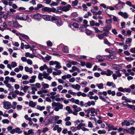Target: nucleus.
<instances>
[{"label": "nucleus", "mask_w": 135, "mask_h": 135, "mask_svg": "<svg viewBox=\"0 0 135 135\" xmlns=\"http://www.w3.org/2000/svg\"><path fill=\"white\" fill-rule=\"evenodd\" d=\"M51 105L53 107H55L54 109L56 111H58L60 109H63V105L59 102H53L52 103Z\"/></svg>", "instance_id": "f257e3e1"}, {"label": "nucleus", "mask_w": 135, "mask_h": 135, "mask_svg": "<svg viewBox=\"0 0 135 135\" xmlns=\"http://www.w3.org/2000/svg\"><path fill=\"white\" fill-rule=\"evenodd\" d=\"M41 10L44 12H55L56 11V9L54 8H52L47 7H45L41 8Z\"/></svg>", "instance_id": "f03ea898"}, {"label": "nucleus", "mask_w": 135, "mask_h": 135, "mask_svg": "<svg viewBox=\"0 0 135 135\" xmlns=\"http://www.w3.org/2000/svg\"><path fill=\"white\" fill-rule=\"evenodd\" d=\"M72 107L74 109V111H73V114L76 115H78V113L80 111L82 110V109L80 107H78V106L76 105H73Z\"/></svg>", "instance_id": "7ed1b4c3"}, {"label": "nucleus", "mask_w": 135, "mask_h": 135, "mask_svg": "<svg viewBox=\"0 0 135 135\" xmlns=\"http://www.w3.org/2000/svg\"><path fill=\"white\" fill-rule=\"evenodd\" d=\"M49 64L50 65H53L55 64H56V65L55 66V67L57 69H60L62 67L60 65V63L58 61H50L49 62Z\"/></svg>", "instance_id": "20e7f679"}, {"label": "nucleus", "mask_w": 135, "mask_h": 135, "mask_svg": "<svg viewBox=\"0 0 135 135\" xmlns=\"http://www.w3.org/2000/svg\"><path fill=\"white\" fill-rule=\"evenodd\" d=\"M125 5V3L121 2V1H118V3L116 4L114 6V7H115L116 9H119L122 8L123 7V6Z\"/></svg>", "instance_id": "39448f33"}, {"label": "nucleus", "mask_w": 135, "mask_h": 135, "mask_svg": "<svg viewBox=\"0 0 135 135\" xmlns=\"http://www.w3.org/2000/svg\"><path fill=\"white\" fill-rule=\"evenodd\" d=\"M3 108L6 109H8L11 108V103L8 102H3Z\"/></svg>", "instance_id": "423d86ee"}, {"label": "nucleus", "mask_w": 135, "mask_h": 135, "mask_svg": "<svg viewBox=\"0 0 135 135\" xmlns=\"http://www.w3.org/2000/svg\"><path fill=\"white\" fill-rule=\"evenodd\" d=\"M16 18L17 20L26 21L29 20V17L28 15H24L22 16L21 17L17 16H16Z\"/></svg>", "instance_id": "0eeeda50"}, {"label": "nucleus", "mask_w": 135, "mask_h": 135, "mask_svg": "<svg viewBox=\"0 0 135 135\" xmlns=\"http://www.w3.org/2000/svg\"><path fill=\"white\" fill-rule=\"evenodd\" d=\"M112 27V25H109L105 26L103 27V31L104 32H106L108 33L109 31L110 30Z\"/></svg>", "instance_id": "6e6552de"}, {"label": "nucleus", "mask_w": 135, "mask_h": 135, "mask_svg": "<svg viewBox=\"0 0 135 135\" xmlns=\"http://www.w3.org/2000/svg\"><path fill=\"white\" fill-rule=\"evenodd\" d=\"M108 33L106 32H104L102 34H98V37L100 40L103 39L105 36L107 37L108 36Z\"/></svg>", "instance_id": "1a4fd4ad"}, {"label": "nucleus", "mask_w": 135, "mask_h": 135, "mask_svg": "<svg viewBox=\"0 0 135 135\" xmlns=\"http://www.w3.org/2000/svg\"><path fill=\"white\" fill-rule=\"evenodd\" d=\"M42 17L41 15L39 13H36L33 15V17L37 21H39Z\"/></svg>", "instance_id": "9d476101"}, {"label": "nucleus", "mask_w": 135, "mask_h": 135, "mask_svg": "<svg viewBox=\"0 0 135 135\" xmlns=\"http://www.w3.org/2000/svg\"><path fill=\"white\" fill-rule=\"evenodd\" d=\"M118 14L119 15L123 16L124 18L127 19L128 18V14L126 12L123 13L121 11L119 12H118Z\"/></svg>", "instance_id": "9b49d317"}, {"label": "nucleus", "mask_w": 135, "mask_h": 135, "mask_svg": "<svg viewBox=\"0 0 135 135\" xmlns=\"http://www.w3.org/2000/svg\"><path fill=\"white\" fill-rule=\"evenodd\" d=\"M58 26H60L62 25L63 23L60 17H58L56 21L55 22Z\"/></svg>", "instance_id": "f8f14e48"}, {"label": "nucleus", "mask_w": 135, "mask_h": 135, "mask_svg": "<svg viewBox=\"0 0 135 135\" xmlns=\"http://www.w3.org/2000/svg\"><path fill=\"white\" fill-rule=\"evenodd\" d=\"M95 104V102L92 100L91 102L88 101L87 103L84 104V106L85 107H87L88 106H90L91 105H94Z\"/></svg>", "instance_id": "ddd939ff"}, {"label": "nucleus", "mask_w": 135, "mask_h": 135, "mask_svg": "<svg viewBox=\"0 0 135 135\" xmlns=\"http://www.w3.org/2000/svg\"><path fill=\"white\" fill-rule=\"evenodd\" d=\"M42 17L43 19L45 21H49L50 20L51 16L50 15H43L42 16Z\"/></svg>", "instance_id": "4468645a"}, {"label": "nucleus", "mask_w": 135, "mask_h": 135, "mask_svg": "<svg viewBox=\"0 0 135 135\" xmlns=\"http://www.w3.org/2000/svg\"><path fill=\"white\" fill-rule=\"evenodd\" d=\"M71 7V6L70 4H68L66 6L63 7L61 9L63 11L67 12L69 10L70 8Z\"/></svg>", "instance_id": "2eb2a0df"}, {"label": "nucleus", "mask_w": 135, "mask_h": 135, "mask_svg": "<svg viewBox=\"0 0 135 135\" xmlns=\"http://www.w3.org/2000/svg\"><path fill=\"white\" fill-rule=\"evenodd\" d=\"M13 26L15 28H18L19 27H22V26L19 24L17 21L13 22Z\"/></svg>", "instance_id": "dca6fc26"}, {"label": "nucleus", "mask_w": 135, "mask_h": 135, "mask_svg": "<svg viewBox=\"0 0 135 135\" xmlns=\"http://www.w3.org/2000/svg\"><path fill=\"white\" fill-rule=\"evenodd\" d=\"M71 87L77 90H79L80 88V86L78 84H76V85H71Z\"/></svg>", "instance_id": "f3484780"}, {"label": "nucleus", "mask_w": 135, "mask_h": 135, "mask_svg": "<svg viewBox=\"0 0 135 135\" xmlns=\"http://www.w3.org/2000/svg\"><path fill=\"white\" fill-rule=\"evenodd\" d=\"M25 71L26 72H28L30 74H31L33 72V70L32 68H29L27 66H26L25 67Z\"/></svg>", "instance_id": "a211bd4d"}, {"label": "nucleus", "mask_w": 135, "mask_h": 135, "mask_svg": "<svg viewBox=\"0 0 135 135\" xmlns=\"http://www.w3.org/2000/svg\"><path fill=\"white\" fill-rule=\"evenodd\" d=\"M135 130V128L134 127H131L129 129V131L128 132L132 135H133L134 134V131Z\"/></svg>", "instance_id": "6ab92c4d"}, {"label": "nucleus", "mask_w": 135, "mask_h": 135, "mask_svg": "<svg viewBox=\"0 0 135 135\" xmlns=\"http://www.w3.org/2000/svg\"><path fill=\"white\" fill-rule=\"evenodd\" d=\"M49 73H46V74L44 75L43 76H44V78L45 79L50 81L52 79V78L50 76H49Z\"/></svg>", "instance_id": "aec40b11"}, {"label": "nucleus", "mask_w": 135, "mask_h": 135, "mask_svg": "<svg viewBox=\"0 0 135 135\" xmlns=\"http://www.w3.org/2000/svg\"><path fill=\"white\" fill-rule=\"evenodd\" d=\"M50 119L48 118H46L44 120L43 124L45 126H46L49 124V123L50 122Z\"/></svg>", "instance_id": "412c9836"}, {"label": "nucleus", "mask_w": 135, "mask_h": 135, "mask_svg": "<svg viewBox=\"0 0 135 135\" xmlns=\"http://www.w3.org/2000/svg\"><path fill=\"white\" fill-rule=\"evenodd\" d=\"M134 122V121L133 120H129V121L126 122V126H129L130 124L132 125Z\"/></svg>", "instance_id": "4be33fe9"}, {"label": "nucleus", "mask_w": 135, "mask_h": 135, "mask_svg": "<svg viewBox=\"0 0 135 135\" xmlns=\"http://www.w3.org/2000/svg\"><path fill=\"white\" fill-rule=\"evenodd\" d=\"M107 93L109 95H111L112 96H114L116 94L115 92L114 91H112L111 90H107Z\"/></svg>", "instance_id": "5701e85b"}, {"label": "nucleus", "mask_w": 135, "mask_h": 135, "mask_svg": "<svg viewBox=\"0 0 135 135\" xmlns=\"http://www.w3.org/2000/svg\"><path fill=\"white\" fill-rule=\"evenodd\" d=\"M105 57H107V60H110V59H114L115 58V56H114L110 54L108 55H106Z\"/></svg>", "instance_id": "b1692460"}, {"label": "nucleus", "mask_w": 135, "mask_h": 135, "mask_svg": "<svg viewBox=\"0 0 135 135\" xmlns=\"http://www.w3.org/2000/svg\"><path fill=\"white\" fill-rule=\"evenodd\" d=\"M36 76L35 75H33L31 77V79L29 80V82L32 83H33L35 81V79L36 78Z\"/></svg>", "instance_id": "393cba45"}, {"label": "nucleus", "mask_w": 135, "mask_h": 135, "mask_svg": "<svg viewBox=\"0 0 135 135\" xmlns=\"http://www.w3.org/2000/svg\"><path fill=\"white\" fill-rule=\"evenodd\" d=\"M36 104L35 102L34 103L32 101H30L29 103V106L33 108L36 105Z\"/></svg>", "instance_id": "a878e982"}, {"label": "nucleus", "mask_w": 135, "mask_h": 135, "mask_svg": "<svg viewBox=\"0 0 135 135\" xmlns=\"http://www.w3.org/2000/svg\"><path fill=\"white\" fill-rule=\"evenodd\" d=\"M88 96L89 97L90 99H94L96 100L98 99V97L96 95L94 97L92 96H90L89 95H88Z\"/></svg>", "instance_id": "bb28decb"}, {"label": "nucleus", "mask_w": 135, "mask_h": 135, "mask_svg": "<svg viewBox=\"0 0 135 135\" xmlns=\"http://www.w3.org/2000/svg\"><path fill=\"white\" fill-rule=\"evenodd\" d=\"M36 108L38 110H39L40 111H42L45 109V107L44 106H41L40 105H38L37 106Z\"/></svg>", "instance_id": "cd10ccee"}, {"label": "nucleus", "mask_w": 135, "mask_h": 135, "mask_svg": "<svg viewBox=\"0 0 135 135\" xmlns=\"http://www.w3.org/2000/svg\"><path fill=\"white\" fill-rule=\"evenodd\" d=\"M66 110L68 111L69 113H73V111L71 109L70 107L69 106H67L66 108Z\"/></svg>", "instance_id": "c85d7f7f"}, {"label": "nucleus", "mask_w": 135, "mask_h": 135, "mask_svg": "<svg viewBox=\"0 0 135 135\" xmlns=\"http://www.w3.org/2000/svg\"><path fill=\"white\" fill-rule=\"evenodd\" d=\"M71 26H72L74 27L75 28H79V26L78 24L76 23H73L72 25H69V26L71 28Z\"/></svg>", "instance_id": "c756f323"}, {"label": "nucleus", "mask_w": 135, "mask_h": 135, "mask_svg": "<svg viewBox=\"0 0 135 135\" xmlns=\"http://www.w3.org/2000/svg\"><path fill=\"white\" fill-rule=\"evenodd\" d=\"M106 72V75L107 76H109L111 75L113 73V72L110 70L108 69Z\"/></svg>", "instance_id": "7c9ffc66"}, {"label": "nucleus", "mask_w": 135, "mask_h": 135, "mask_svg": "<svg viewBox=\"0 0 135 135\" xmlns=\"http://www.w3.org/2000/svg\"><path fill=\"white\" fill-rule=\"evenodd\" d=\"M67 61L69 63H71V64L73 65H76L77 66H79V65H80V64L79 63L74 61Z\"/></svg>", "instance_id": "2f4dec72"}, {"label": "nucleus", "mask_w": 135, "mask_h": 135, "mask_svg": "<svg viewBox=\"0 0 135 135\" xmlns=\"http://www.w3.org/2000/svg\"><path fill=\"white\" fill-rule=\"evenodd\" d=\"M104 42L105 44L109 46H110L111 45V44L110 43L106 38L104 39Z\"/></svg>", "instance_id": "473e14b6"}, {"label": "nucleus", "mask_w": 135, "mask_h": 135, "mask_svg": "<svg viewBox=\"0 0 135 135\" xmlns=\"http://www.w3.org/2000/svg\"><path fill=\"white\" fill-rule=\"evenodd\" d=\"M97 59L98 60V61L99 62H103V60L102 59L103 58L102 57V56H101L100 55H98L97 56Z\"/></svg>", "instance_id": "72a5a7b5"}, {"label": "nucleus", "mask_w": 135, "mask_h": 135, "mask_svg": "<svg viewBox=\"0 0 135 135\" xmlns=\"http://www.w3.org/2000/svg\"><path fill=\"white\" fill-rule=\"evenodd\" d=\"M127 107H128V108H131L132 110L135 109V106L134 105L127 104Z\"/></svg>", "instance_id": "f704fd0d"}, {"label": "nucleus", "mask_w": 135, "mask_h": 135, "mask_svg": "<svg viewBox=\"0 0 135 135\" xmlns=\"http://www.w3.org/2000/svg\"><path fill=\"white\" fill-rule=\"evenodd\" d=\"M92 28L95 31V32L96 33H102L103 32L102 31L100 30L97 28L93 27Z\"/></svg>", "instance_id": "c9c22d12"}, {"label": "nucleus", "mask_w": 135, "mask_h": 135, "mask_svg": "<svg viewBox=\"0 0 135 135\" xmlns=\"http://www.w3.org/2000/svg\"><path fill=\"white\" fill-rule=\"evenodd\" d=\"M62 51L64 52H68L69 50L68 47L67 46L63 47L62 49Z\"/></svg>", "instance_id": "e433bc0d"}, {"label": "nucleus", "mask_w": 135, "mask_h": 135, "mask_svg": "<svg viewBox=\"0 0 135 135\" xmlns=\"http://www.w3.org/2000/svg\"><path fill=\"white\" fill-rule=\"evenodd\" d=\"M85 32L88 35H90L92 33V31L88 29L85 30Z\"/></svg>", "instance_id": "4c0bfd02"}, {"label": "nucleus", "mask_w": 135, "mask_h": 135, "mask_svg": "<svg viewBox=\"0 0 135 135\" xmlns=\"http://www.w3.org/2000/svg\"><path fill=\"white\" fill-rule=\"evenodd\" d=\"M97 86L98 87V88L100 89H103V85L102 83H100L99 84H97Z\"/></svg>", "instance_id": "58836bf2"}, {"label": "nucleus", "mask_w": 135, "mask_h": 135, "mask_svg": "<svg viewBox=\"0 0 135 135\" xmlns=\"http://www.w3.org/2000/svg\"><path fill=\"white\" fill-rule=\"evenodd\" d=\"M19 34L22 37H24L25 39H28L29 38V37L27 35L23 33H19Z\"/></svg>", "instance_id": "ea45409f"}, {"label": "nucleus", "mask_w": 135, "mask_h": 135, "mask_svg": "<svg viewBox=\"0 0 135 135\" xmlns=\"http://www.w3.org/2000/svg\"><path fill=\"white\" fill-rule=\"evenodd\" d=\"M113 19L114 22H118L119 21L118 18L114 16H113Z\"/></svg>", "instance_id": "a19ab883"}, {"label": "nucleus", "mask_w": 135, "mask_h": 135, "mask_svg": "<svg viewBox=\"0 0 135 135\" xmlns=\"http://www.w3.org/2000/svg\"><path fill=\"white\" fill-rule=\"evenodd\" d=\"M112 19L111 18H110L109 20H105V22L107 24H109V25H111L112 23Z\"/></svg>", "instance_id": "79ce46f5"}, {"label": "nucleus", "mask_w": 135, "mask_h": 135, "mask_svg": "<svg viewBox=\"0 0 135 135\" xmlns=\"http://www.w3.org/2000/svg\"><path fill=\"white\" fill-rule=\"evenodd\" d=\"M15 130L16 132L17 133H18V134H20L22 132V131H20V129L19 128H16Z\"/></svg>", "instance_id": "37998d69"}, {"label": "nucleus", "mask_w": 135, "mask_h": 135, "mask_svg": "<svg viewBox=\"0 0 135 135\" xmlns=\"http://www.w3.org/2000/svg\"><path fill=\"white\" fill-rule=\"evenodd\" d=\"M98 133L99 134H105L106 132L105 130H99L98 132Z\"/></svg>", "instance_id": "c03bdc74"}, {"label": "nucleus", "mask_w": 135, "mask_h": 135, "mask_svg": "<svg viewBox=\"0 0 135 135\" xmlns=\"http://www.w3.org/2000/svg\"><path fill=\"white\" fill-rule=\"evenodd\" d=\"M46 44L49 47H51L52 46V43L49 40L47 42Z\"/></svg>", "instance_id": "a18cd8bd"}, {"label": "nucleus", "mask_w": 135, "mask_h": 135, "mask_svg": "<svg viewBox=\"0 0 135 135\" xmlns=\"http://www.w3.org/2000/svg\"><path fill=\"white\" fill-rule=\"evenodd\" d=\"M43 76L42 73H39L38 74V78L40 80H42V76Z\"/></svg>", "instance_id": "49530a36"}, {"label": "nucleus", "mask_w": 135, "mask_h": 135, "mask_svg": "<svg viewBox=\"0 0 135 135\" xmlns=\"http://www.w3.org/2000/svg\"><path fill=\"white\" fill-rule=\"evenodd\" d=\"M90 112L91 114H93L95 112V109L93 108H89Z\"/></svg>", "instance_id": "de8ad7c7"}, {"label": "nucleus", "mask_w": 135, "mask_h": 135, "mask_svg": "<svg viewBox=\"0 0 135 135\" xmlns=\"http://www.w3.org/2000/svg\"><path fill=\"white\" fill-rule=\"evenodd\" d=\"M2 122L4 124H8L9 122V120L7 119H4L2 120Z\"/></svg>", "instance_id": "09e8293b"}, {"label": "nucleus", "mask_w": 135, "mask_h": 135, "mask_svg": "<svg viewBox=\"0 0 135 135\" xmlns=\"http://www.w3.org/2000/svg\"><path fill=\"white\" fill-rule=\"evenodd\" d=\"M132 39L131 38H127L126 41V44H127V43H131L132 42Z\"/></svg>", "instance_id": "8fccbe9b"}, {"label": "nucleus", "mask_w": 135, "mask_h": 135, "mask_svg": "<svg viewBox=\"0 0 135 135\" xmlns=\"http://www.w3.org/2000/svg\"><path fill=\"white\" fill-rule=\"evenodd\" d=\"M85 65L87 68H90L92 66L91 64L89 62L87 63Z\"/></svg>", "instance_id": "3c124183"}, {"label": "nucleus", "mask_w": 135, "mask_h": 135, "mask_svg": "<svg viewBox=\"0 0 135 135\" xmlns=\"http://www.w3.org/2000/svg\"><path fill=\"white\" fill-rule=\"evenodd\" d=\"M28 77V76L26 75H24L22 76V79L24 80H26L27 79Z\"/></svg>", "instance_id": "603ef678"}, {"label": "nucleus", "mask_w": 135, "mask_h": 135, "mask_svg": "<svg viewBox=\"0 0 135 135\" xmlns=\"http://www.w3.org/2000/svg\"><path fill=\"white\" fill-rule=\"evenodd\" d=\"M11 65L12 68H14L17 66L16 63L15 62H11Z\"/></svg>", "instance_id": "864d4df0"}, {"label": "nucleus", "mask_w": 135, "mask_h": 135, "mask_svg": "<svg viewBox=\"0 0 135 135\" xmlns=\"http://www.w3.org/2000/svg\"><path fill=\"white\" fill-rule=\"evenodd\" d=\"M83 20V19L82 17H79L77 19V21L79 23H80Z\"/></svg>", "instance_id": "5fc2aeb1"}, {"label": "nucleus", "mask_w": 135, "mask_h": 135, "mask_svg": "<svg viewBox=\"0 0 135 135\" xmlns=\"http://www.w3.org/2000/svg\"><path fill=\"white\" fill-rule=\"evenodd\" d=\"M52 17L51 18V20L52 21H55V22L56 21V20L57 19L58 17Z\"/></svg>", "instance_id": "6e6d98bb"}, {"label": "nucleus", "mask_w": 135, "mask_h": 135, "mask_svg": "<svg viewBox=\"0 0 135 135\" xmlns=\"http://www.w3.org/2000/svg\"><path fill=\"white\" fill-rule=\"evenodd\" d=\"M57 84L56 83L55 81H53L52 83L51 84V86L52 87H55L56 86Z\"/></svg>", "instance_id": "4d7b16f0"}, {"label": "nucleus", "mask_w": 135, "mask_h": 135, "mask_svg": "<svg viewBox=\"0 0 135 135\" xmlns=\"http://www.w3.org/2000/svg\"><path fill=\"white\" fill-rule=\"evenodd\" d=\"M115 73L117 74L118 76L120 77L122 76V74L120 73L119 71H115Z\"/></svg>", "instance_id": "13d9d810"}, {"label": "nucleus", "mask_w": 135, "mask_h": 135, "mask_svg": "<svg viewBox=\"0 0 135 135\" xmlns=\"http://www.w3.org/2000/svg\"><path fill=\"white\" fill-rule=\"evenodd\" d=\"M124 88H123L122 87H120L118 88V90L120 91L124 92Z\"/></svg>", "instance_id": "bf43d9fd"}, {"label": "nucleus", "mask_w": 135, "mask_h": 135, "mask_svg": "<svg viewBox=\"0 0 135 135\" xmlns=\"http://www.w3.org/2000/svg\"><path fill=\"white\" fill-rule=\"evenodd\" d=\"M99 98L103 102H106V99L102 95L99 96Z\"/></svg>", "instance_id": "052dcab7"}, {"label": "nucleus", "mask_w": 135, "mask_h": 135, "mask_svg": "<svg viewBox=\"0 0 135 135\" xmlns=\"http://www.w3.org/2000/svg\"><path fill=\"white\" fill-rule=\"evenodd\" d=\"M58 5V3L56 2H53L50 4V5L52 6H57Z\"/></svg>", "instance_id": "680f3d73"}, {"label": "nucleus", "mask_w": 135, "mask_h": 135, "mask_svg": "<svg viewBox=\"0 0 135 135\" xmlns=\"http://www.w3.org/2000/svg\"><path fill=\"white\" fill-rule=\"evenodd\" d=\"M80 84L81 85H84V86H86L87 84L88 83L86 81H84L81 82Z\"/></svg>", "instance_id": "e2e57ef3"}, {"label": "nucleus", "mask_w": 135, "mask_h": 135, "mask_svg": "<svg viewBox=\"0 0 135 135\" xmlns=\"http://www.w3.org/2000/svg\"><path fill=\"white\" fill-rule=\"evenodd\" d=\"M46 60L47 61H49L51 59V57L49 55H47V56L45 57Z\"/></svg>", "instance_id": "0e129e2a"}, {"label": "nucleus", "mask_w": 135, "mask_h": 135, "mask_svg": "<svg viewBox=\"0 0 135 135\" xmlns=\"http://www.w3.org/2000/svg\"><path fill=\"white\" fill-rule=\"evenodd\" d=\"M43 86L44 89L49 88V85L48 84L46 83H44L43 85Z\"/></svg>", "instance_id": "69168bd1"}, {"label": "nucleus", "mask_w": 135, "mask_h": 135, "mask_svg": "<svg viewBox=\"0 0 135 135\" xmlns=\"http://www.w3.org/2000/svg\"><path fill=\"white\" fill-rule=\"evenodd\" d=\"M64 45L62 44H60V45L58 46L57 47V49L61 50L63 48V47H64Z\"/></svg>", "instance_id": "338daca9"}, {"label": "nucleus", "mask_w": 135, "mask_h": 135, "mask_svg": "<svg viewBox=\"0 0 135 135\" xmlns=\"http://www.w3.org/2000/svg\"><path fill=\"white\" fill-rule=\"evenodd\" d=\"M70 129L73 132H75L77 130L76 127H72L70 128Z\"/></svg>", "instance_id": "774afa93"}]
</instances>
